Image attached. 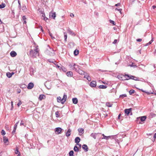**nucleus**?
I'll return each instance as SVG.
<instances>
[{
    "instance_id": "5701e85b",
    "label": "nucleus",
    "mask_w": 156,
    "mask_h": 156,
    "mask_svg": "<svg viewBox=\"0 0 156 156\" xmlns=\"http://www.w3.org/2000/svg\"><path fill=\"white\" fill-rule=\"evenodd\" d=\"M102 135L103 136V137L102 138V139H105L108 140L111 137L110 136H105V135L103 134H102Z\"/></svg>"
},
{
    "instance_id": "423d86ee",
    "label": "nucleus",
    "mask_w": 156,
    "mask_h": 156,
    "mask_svg": "<svg viewBox=\"0 0 156 156\" xmlns=\"http://www.w3.org/2000/svg\"><path fill=\"white\" fill-rule=\"evenodd\" d=\"M3 140L4 143L6 145L9 144V140L8 138L5 136L3 137Z\"/></svg>"
},
{
    "instance_id": "c03bdc74",
    "label": "nucleus",
    "mask_w": 156,
    "mask_h": 156,
    "mask_svg": "<svg viewBox=\"0 0 156 156\" xmlns=\"http://www.w3.org/2000/svg\"><path fill=\"white\" fill-rule=\"evenodd\" d=\"M1 134L2 135H5V131L3 130H2L1 132Z\"/></svg>"
},
{
    "instance_id": "7ed1b4c3",
    "label": "nucleus",
    "mask_w": 156,
    "mask_h": 156,
    "mask_svg": "<svg viewBox=\"0 0 156 156\" xmlns=\"http://www.w3.org/2000/svg\"><path fill=\"white\" fill-rule=\"evenodd\" d=\"M101 134L99 133H92L90 134V136L93 137L94 139H95L97 136H98L99 135Z\"/></svg>"
},
{
    "instance_id": "2eb2a0df",
    "label": "nucleus",
    "mask_w": 156,
    "mask_h": 156,
    "mask_svg": "<svg viewBox=\"0 0 156 156\" xmlns=\"http://www.w3.org/2000/svg\"><path fill=\"white\" fill-rule=\"evenodd\" d=\"M82 148L83 149L85 152H87L88 151V148L87 145L83 144L82 146Z\"/></svg>"
},
{
    "instance_id": "bf43d9fd",
    "label": "nucleus",
    "mask_w": 156,
    "mask_h": 156,
    "mask_svg": "<svg viewBox=\"0 0 156 156\" xmlns=\"http://www.w3.org/2000/svg\"><path fill=\"white\" fill-rule=\"evenodd\" d=\"M11 106H12V108H13V101H12L11 102Z\"/></svg>"
},
{
    "instance_id": "ea45409f",
    "label": "nucleus",
    "mask_w": 156,
    "mask_h": 156,
    "mask_svg": "<svg viewBox=\"0 0 156 156\" xmlns=\"http://www.w3.org/2000/svg\"><path fill=\"white\" fill-rule=\"evenodd\" d=\"M26 7L25 6H23L22 7V10L23 12H25L26 10Z\"/></svg>"
},
{
    "instance_id": "0eeeda50",
    "label": "nucleus",
    "mask_w": 156,
    "mask_h": 156,
    "mask_svg": "<svg viewBox=\"0 0 156 156\" xmlns=\"http://www.w3.org/2000/svg\"><path fill=\"white\" fill-rule=\"evenodd\" d=\"M73 69H74V70L76 71H77L78 69H80L81 67L77 65H76L75 63L74 64Z\"/></svg>"
},
{
    "instance_id": "72a5a7b5",
    "label": "nucleus",
    "mask_w": 156,
    "mask_h": 156,
    "mask_svg": "<svg viewBox=\"0 0 156 156\" xmlns=\"http://www.w3.org/2000/svg\"><path fill=\"white\" fill-rule=\"evenodd\" d=\"M156 138V133H155L154 135L153 138L152 139V140L153 142H154Z\"/></svg>"
},
{
    "instance_id": "603ef678",
    "label": "nucleus",
    "mask_w": 156,
    "mask_h": 156,
    "mask_svg": "<svg viewBox=\"0 0 156 156\" xmlns=\"http://www.w3.org/2000/svg\"><path fill=\"white\" fill-rule=\"evenodd\" d=\"M138 78L137 77L134 76V78H133V80H138Z\"/></svg>"
},
{
    "instance_id": "c85d7f7f",
    "label": "nucleus",
    "mask_w": 156,
    "mask_h": 156,
    "mask_svg": "<svg viewBox=\"0 0 156 156\" xmlns=\"http://www.w3.org/2000/svg\"><path fill=\"white\" fill-rule=\"evenodd\" d=\"M73 154L74 152L73 151H71L69 153V156H74Z\"/></svg>"
},
{
    "instance_id": "774afa93",
    "label": "nucleus",
    "mask_w": 156,
    "mask_h": 156,
    "mask_svg": "<svg viewBox=\"0 0 156 156\" xmlns=\"http://www.w3.org/2000/svg\"><path fill=\"white\" fill-rule=\"evenodd\" d=\"M137 52H139L140 54H141V50H140L139 51H137Z\"/></svg>"
},
{
    "instance_id": "a18cd8bd",
    "label": "nucleus",
    "mask_w": 156,
    "mask_h": 156,
    "mask_svg": "<svg viewBox=\"0 0 156 156\" xmlns=\"http://www.w3.org/2000/svg\"><path fill=\"white\" fill-rule=\"evenodd\" d=\"M115 10H117L118 11H119V12L121 14V11H122V9H118L117 8H116L115 9Z\"/></svg>"
},
{
    "instance_id": "bb28decb",
    "label": "nucleus",
    "mask_w": 156,
    "mask_h": 156,
    "mask_svg": "<svg viewBox=\"0 0 156 156\" xmlns=\"http://www.w3.org/2000/svg\"><path fill=\"white\" fill-rule=\"evenodd\" d=\"M79 51L77 49H76L74 51V54L75 55H77L79 54Z\"/></svg>"
},
{
    "instance_id": "8fccbe9b",
    "label": "nucleus",
    "mask_w": 156,
    "mask_h": 156,
    "mask_svg": "<svg viewBox=\"0 0 156 156\" xmlns=\"http://www.w3.org/2000/svg\"><path fill=\"white\" fill-rule=\"evenodd\" d=\"M69 66L70 68L72 67H73L74 66V64L73 65L72 64H70L69 65Z\"/></svg>"
},
{
    "instance_id": "2f4dec72",
    "label": "nucleus",
    "mask_w": 156,
    "mask_h": 156,
    "mask_svg": "<svg viewBox=\"0 0 156 156\" xmlns=\"http://www.w3.org/2000/svg\"><path fill=\"white\" fill-rule=\"evenodd\" d=\"M135 91L134 90H129V94H130V95H131L132 94H133L134 93H135Z\"/></svg>"
},
{
    "instance_id": "cd10ccee",
    "label": "nucleus",
    "mask_w": 156,
    "mask_h": 156,
    "mask_svg": "<svg viewBox=\"0 0 156 156\" xmlns=\"http://www.w3.org/2000/svg\"><path fill=\"white\" fill-rule=\"evenodd\" d=\"M73 150L75 152H78L79 151L78 147L76 146H75L74 147Z\"/></svg>"
},
{
    "instance_id": "052dcab7",
    "label": "nucleus",
    "mask_w": 156,
    "mask_h": 156,
    "mask_svg": "<svg viewBox=\"0 0 156 156\" xmlns=\"http://www.w3.org/2000/svg\"><path fill=\"white\" fill-rule=\"evenodd\" d=\"M77 145H78V146H79V147L80 148H81V144H79V143H78L77 144Z\"/></svg>"
},
{
    "instance_id": "6e6552de",
    "label": "nucleus",
    "mask_w": 156,
    "mask_h": 156,
    "mask_svg": "<svg viewBox=\"0 0 156 156\" xmlns=\"http://www.w3.org/2000/svg\"><path fill=\"white\" fill-rule=\"evenodd\" d=\"M19 123V122H17V123H16L15 125H14V128H13V129L12 132V134H13V135H14V134H15V133L16 132V128H17V125H18V124Z\"/></svg>"
},
{
    "instance_id": "4c0bfd02",
    "label": "nucleus",
    "mask_w": 156,
    "mask_h": 156,
    "mask_svg": "<svg viewBox=\"0 0 156 156\" xmlns=\"http://www.w3.org/2000/svg\"><path fill=\"white\" fill-rule=\"evenodd\" d=\"M22 104V102L20 100H19V102L17 104V105L18 107H19L20 105Z\"/></svg>"
},
{
    "instance_id": "09e8293b",
    "label": "nucleus",
    "mask_w": 156,
    "mask_h": 156,
    "mask_svg": "<svg viewBox=\"0 0 156 156\" xmlns=\"http://www.w3.org/2000/svg\"><path fill=\"white\" fill-rule=\"evenodd\" d=\"M117 40L115 39L114 40V41L113 42V44H116L117 43Z\"/></svg>"
},
{
    "instance_id": "c756f323",
    "label": "nucleus",
    "mask_w": 156,
    "mask_h": 156,
    "mask_svg": "<svg viewBox=\"0 0 156 156\" xmlns=\"http://www.w3.org/2000/svg\"><path fill=\"white\" fill-rule=\"evenodd\" d=\"M6 76L9 78H10L12 76V74L9 72H8L6 73Z\"/></svg>"
},
{
    "instance_id": "79ce46f5",
    "label": "nucleus",
    "mask_w": 156,
    "mask_h": 156,
    "mask_svg": "<svg viewBox=\"0 0 156 156\" xmlns=\"http://www.w3.org/2000/svg\"><path fill=\"white\" fill-rule=\"evenodd\" d=\"M49 34L50 36L51 37L52 39H54L55 38V37H54L52 36V34L50 32H49Z\"/></svg>"
},
{
    "instance_id": "0e129e2a",
    "label": "nucleus",
    "mask_w": 156,
    "mask_h": 156,
    "mask_svg": "<svg viewBox=\"0 0 156 156\" xmlns=\"http://www.w3.org/2000/svg\"><path fill=\"white\" fill-rule=\"evenodd\" d=\"M48 19V18H47V17H44V20H47Z\"/></svg>"
},
{
    "instance_id": "680f3d73",
    "label": "nucleus",
    "mask_w": 156,
    "mask_h": 156,
    "mask_svg": "<svg viewBox=\"0 0 156 156\" xmlns=\"http://www.w3.org/2000/svg\"><path fill=\"white\" fill-rule=\"evenodd\" d=\"M152 8L153 9H154L156 8V6L155 5H153L152 6Z\"/></svg>"
},
{
    "instance_id": "a211bd4d",
    "label": "nucleus",
    "mask_w": 156,
    "mask_h": 156,
    "mask_svg": "<svg viewBox=\"0 0 156 156\" xmlns=\"http://www.w3.org/2000/svg\"><path fill=\"white\" fill-rule=\"evenodd\" d=\"M72 101L73 104H76L77 103L78 100L77 98H73Z\"/></svg>"
},
{
    "instance_id": "58836bf2",
    "label": "nucleus",
    "mask_w": 156,
    "mask_h": 156,
    "mask_svg": "<svg viewBox=\"0 0 156 156\" xmlns=\"http://www.w3.org/2000/svg\"><path fill=\"white\" fill-rule=\"evenodd\" d=\"M65 40L66 41L67 38V34L66 33H64Z\"/></svg>"
},
{
    "instance_id": "9b49d317",
    "label": "nucleus",
    "mask_w": 156,
    "mask_h": 156,
    "mask_svg": "<svg viewBox=\"0 0 156 156\" xmlns=\"http://www.w3.org/2000/svg\"><path fill=\"white\" fill-rule=\"evenodd\" d=\"M34 86L33 83H30L28 84L27 88L29 89H31L34 87Z\"/></svg>"
},
{
    "instance_id": "338daca9",
    "label": "nucleus",
    "mask_w": 156,
    "mask_h": 156,
    "mask_svg": "<svg viewBox=\"0 0 156 156\" xmlns=\"http://www.w3.org/2000/svg\"><path fill=\"white\" fill-rule=\"evenodd\" d=\"M140 90V89H139ZM141 91H142L143 92H145V91L144 90H143L142 89H140Z\"/></svg>"
},
{
    "instance_id": "3c124183",
    "label": "nucleus",
    "mask_w": 156,
    "mask_h": 156,
    "mask_svg": "<svg viewBox=\"0 0 156 156\" xmlns=\"http://www.w3.org/2000/svg\"><path fill=\"white\" fill-rule=\"evenodd\" d=\"M26 18L25 16H23L22 17V20H26Z\"/></svg>"
},
{
    "instance_id": "aec40b11",
    "label": "nucleus",
    "mask_w": 156,
    "mask_h": 156,
    "mask_svg": "<svg viewBox=\"0 0 156 156\" xmlns=\"http://www.w3.org/2000/svg\"><path fill=\"white\" fill-rule=\"evenodd\" d=\"M71 130L70 129L68 130L67 131L66 133V136H69L70 135Z\"/></svg>"
},
{
    "instance_id": "412c9836",
    "label": "nucleus",
    "mask_w": 156,
    "mask_h": 156,
    "mask_svg": "<svg viewBox=\"0 0 156 156\" xmlns=\"http://www.w3.org/2000/svg\"><path fill=\"white\" fill-rule=\"evenodd\" d=\"M80 139L79 137H76L75 138V143L77 144L79 143L80 142Z\"/></svg>"
},
{
    "instance_id": "de8ad7c7",
    "label": "nucleus",
    "mask_w": 156,
    "mask_h": 156,
    "mask_svg": "<svg viewBox=\"0 0 156 156\" xmlns=\"http://www.w3.org/2000/svg\"><path fill=\"white\" fill-rule=\"evenodd\" d=\"M20 126L23 125L24 126H26L24 125V124L23 122V121H21V123H20Z\"/></svg>"
},
{
    "instance_id": "473e14b6",
    "label": "nucleus",
    "mask_w": 156,
    "mask_h": 156,
    "mask_svg": "<svg viewBox=\"0 0 156 156\" xmlns=\"http://www.w3.org/2000/svg\"><path fill=\"white\" fill-rule=\"evenodd\" d=\"M106 105L108 107H111L112 105V104H110L109 102L107 103Z\"/></svg>"
},
{
    "instance_id": "9d476101",
    "label": "nucleus",
    "mask_w": 156,
    "mask_h": 156,
    "mask_svg": "<svg viewBox=\"0 0 156 156\" xmlns=\"http://www.w3.org/2000/svg\"><path fill=\"white\" fill-rule=\"evenodd\" d=\"M132 108H131L129 109H126L124 110V112L126 114L128 115L129 113L131 112L132 111Z\"/></svg>"
},
{
    "instance_id": "c9c22d12",
    "label": "nucleus",
    "mask_w": 156,
    "mask_h": 156,
    "mask_svg": "<svg viewBox=\"0 0 156 156\" xmlns=\"http://www.w3.org/2000/svg\"><path fill=\"white\" fill-rule=\"evenodd\" d=\"M56 117H59V112L58 111H57L55 113Z\"/></svg>"
},
{
    "instance_id": "b1692460",
    "label": "nucleus",
    "mask_w": 156,
    "mask_h": 156,
    "mask_svg": "<svg viewBox=\"0 0 156 156\" xmlns=\"http://www.w3.org/2000/svg\"><path fill=\"white\" fill-rule=\"evenodd\" d=\"M78 73L81 75H83L84 74V72L82 70L80 69H78V71H77Z\"/></svg>"
},
{
    "instance_id": "f3484780",
    "label": "nucleus",
    "mask_w": 156,
    "mask_h": 156,
    "mask_svg": "<svg viewBox=\"0 0 156 156\" xmlns=\"http://www.w3.org/2000/svg\"><path fill=\"white\" fill-rule=\"evenodd\" d=\"M146 118H147V117L146 116H142L141 117H139V118H137V119H140V120L141 121L143 122L146 119Z\"/></svg>"
},
{
    "instance_id": "7c9ffc66",
    "label": "nucleus",
    "mask_w": 156,
    "mask_h": 156,
    "mask_svg": "<svg viewBox=\"0 0 156 156\" xmlns=\"http://www.w3.org/2000/svg\"><path fill=\"white\" fill-rule=\"evenodd\" d=\"M20 152H19V151L18 150V148L17 147H16V149L15 150V153L16 154H20Z\"/></svg>"
},
{
    "instance_id": "5fc2aeb1",
    "label": "nucleus",
    "mask_w": 156,
    "mask_h": 156,
    "mask_svg": "<svg viewBox=\"0 0 156 156\" xmlns=\"http://www.w3.org/2000/svg\"><path fill=\"white\" fill-rule=\"evenodd\" d=\"M120 3H117V4H116L115 5V6H119L120 5Z\"/></svg>"
},
{
    "instance_id": "1a4fd4ad",
    "label": "nucleus",
    "mask_w": 156,
    "mask_h": 156,
    "mask_svg": "<svg viewBox=\"0 0 156 156\" xmlns=\"http://www.w3.org/2000/svg\"><path fill=\"white\" fill-rule=\"evenodd\" d=\"M62 129L60 127H57L55 128V132H57V134L61 133Z\"/></svg>"
},
{
    "instance_id": "49530a36",
    "label": "nucleus",
    "mask_w": 156,
    "mask_h": 156,
    "mask_svg": "<svg viewBox=\"0 0 156 156\" xmlns=\"http://www.w3.org/2000/svg\"><path fill=\"white\" fill-rule=\"evenodd\" d=\"M18 2L19 3V7L20 8L21 7V5L20 3V2L19 0H18Z\"/></svg>"
},
{
    "instance_id": "f704fd0d",
    "label": "nucleus",
    "mask_w": 156,
    "mask_h": 156,
    "mask_svg": "<svg viewBox=\"0 0 156 156\" xmlns=\"http://www.w3.org/2000/svg\"><path fill=\"white\" fill-rule=\"evenodd\" d=\"M85 76L84 77L86 78L88 80L90 81L91 80V78L90 77V76Z\"/></svg>"
},
{
    "instance_id": "6e6d98bb",
    "label": "nucleus",
    "mask_w": 156,
    "mask_h": 156,
    "mask_svg": "<svg viewBox=\"0 0 156 156\" xmlns=\"http://www.w3.org/2000/svg\"><path fill=\"white\" fill-rule=\"evenodd\" d=\"M70 16L72 17H73L74 16V15L73 13H71L70 14Z\"/></svg>"
},
{
    "instance_id": "dca6fc26",
    "label": "nucleus",
    "mask_w": 156,
    "mask_h": 156,
    "mask_svg": "<svg viewBox=\"0 0 156 156\" xmlns=\"http://www.w3.org/2000/svg\"><path fill=\"white\" fill-rule=\"evenodd\" d=\"M45 98V96L43 94H41L39 95L38 99L40 101L42 100L43 99H44Z\"/></svg>"
},
{
    "instance_id": "e2e57ef3",
    "label": "nucleus",
    "mask_w": 156,
    "mask_h": 156,
    "mask_svg": "<svg viewBox=\"0 0 156 156\" xmlns=\"http://www.w3.org/2000/svg\"><path fill=\"white\" fill-rule=\"evenodd\" d=\"M42 16L43 17H45V15L44 13H42Z\"/></svg>"
},
{
    "instance_id": "393cba45",
    "label": "nucleus",
    "mask_w": 156,
    "mask_h": 156,
    "mask_svg": "<svg viewBox=\"0 0 156 156\" xmlns=\"http://www.w3.org/2000/svg\"><path fill=\"white\" fill-rule=\"evenodd\" d=\"M107 87L106 86L104 85H100L99 86V88L100 89H105Z\"/></svg>"
},
{
    "instance_id": "37998d69",
    "label": "nucleus",
    "mask_w": 156,
    "mask_h": 156,
    "mask_svg": "<svg viewBox=\"0 0 156 156\" xmlns=\"http://www.w3.org/2000/svg\"><path fill=\"white\" fill-rule=\"evenodd\" d=\"M126 97V94H123L122 95H121L120 96V97H122L123 98L124 97Z\"/></svg>"
},
{
    "instance_id": "13d9d810",
    "label": "nucleus",
    "mask_w": 156,
    "mask_h": 156,
    "mask_svg": "<svg viewBox=\"0 0 156 156\" xmlns=\"http://www.w3.org/2000/svg\"><path fill=\"white\" fill-rule=\"evenodd\" d=\"M23 22V24H26V20H22V21Z\"/></svg>"
},
{
    "instance_id": "f03ea898",
    "label": "nucleus",
    "mask_w": 156,
    "mask_h": 156,
    "mask_svg": "<svg viewBox=\"0 0 156 156\" xmlns=\"http://www.w3.org/2000/svg\"><path fill=\"white\" fill-rule=\"evenodd\" d=\"M67 97V95L65 94H64L62 98L60 97L57 98V101L58 102H61L62 104H63L66 101Z\"/></svg>"
},
{
    "instance_id": "f8f14e48",
    "label": "nucleus",
    "mask_w": 156,
    "mask_h": 156,
    "mask_svg": "<svg viewBox=\"0 0 156 156\" xmlns=\"http://www.w3.org/2000/svg\"><path fill=\"white\" fill-rule=\"evenodd\" d=\"M78 131L79 133V135H82L84 133V129L82 128H79L78 130Z\"/></svg>"
},
{
    "instance_id": "4be33fe9",
    "label": "nucleus",
    "mask_w": 156,
    "mask_h": 156,
    "mask_svg": "<svg viewBox=\"0 0 156 156\" xmlns=\"http://www.w3.org/2000/svg\"><path fill=\"white\" fill-rule=\"evenodd\" d=\"M66 75L68 76H72L73 75V73L71 71H69L66 73Z\"/></svg>"
},
{
    "instance_id": "4468645a",
    "label": "nucleus",
    "mask_w": 156,
    "mask_h": 156,
    "mask_svg": "<svg viewBox=\"0 0 156 156\" xmlns=\"http://www.w3.org/2000/svg\"><path fill=\"white\" fill-rule=\"evenodd\" d=\"M10 55L12 57H15L16 55L17 54L15 51H11Z\"/></svg>"
},
{
    "instance_id": "6ab92c4d",
    "label": "nucleus",
    "mask_w": 156,
    "mask_h": 156,
    "mask_svg": "<svg viewBox=\"0 0 156 156\" xmlns=\"http://www.w3.org/2000/svg\"><path fill=\"white\" fill-rule=\"evenodd\" d=\"M68 32L69 33V34L73 36H75V34H74V33L73 32V31L71 30L70 29H69L67 30Z\"/></svg>"
},
{
    "instance_id": "864d4df0",
    "label": "nucleus",
    "mask_w": 156,
    "mask_h": 156,
    "mask_svg": "<svg viewBox=\"0 0 156 156\" xmlns=\"http://www.w3.org/2000/svg\"><path fill=\"white\" fill-rule=\"evenodd\" d=\"M142 40L141 39H136V41L137 42H140L142 41Z\"/></svg>"
},
{
    "instance_id": "e433bc0d",
    "label": "nucleus",
    "mask_w": 156,
    "mask_h": 156,
    "mask_svg": "<svg viewBox=\"0 0 156 156\" xmlns=\"http://www.w3.org/2000/svg\"><path fill=\"white\" fill-rule=\"evenodd\" d=\"M153 41V40L152 39L150 41H149L148 43H147L146 44V46H147L149 45H150L151 44Z\"/></svg>"
},
{
    "instance_id": "4d7b16f0",
    "label": "nucleus",
    "mask_w": 156,
    "mask_h": 156,
    "mask_svg": "<svg viewBox=\"0 0 156 156\" xmlns=\"http://www.w3.org/2000/svg\"><path fill=\"white\" fill-rule=\"evenodd\" d=\"M99 70L101 71V72H105L107 71L106 70H102L101 69H99Z\"/></svg>"
},
{
    "instance_id": "a19ab883",
    "label": "nucleus",
    "mask_w": 156,
    "mask_h": 156,
    "mask_svg": "<svg viewBox=\"0 0 156 156\" xmlns=\"http://www.w3.org/2000/svg\"><path fill=\"white\" fill-rule=\"evenodd\" d=\"M109 21L111 23H112L113 25H115V23L112 20H110Z\"/></svg>"
},
{
    "instance_id": "20e7f679",
    "label": "nucleus",
    "mask_w": 156,
    "mask_h": 156,
    "mask_svg": "<svg viewBox=\"0 0 156 156\" xmlns=\"http://www.w3.org/2000/svg\"><path fill=\"white\" fill-rule=\"evenodd\" d=\"M56 17V13L55 12H51L49 13V17H52L54 19Z\"/></svg>"
},
{
    "instance_id": "ddd939ff",
    "label": "nucleus",
    "mask_w": 156,
    "mask_h": 156,
    "mask_svg": "<svg viewBox=\"0 0 156 156\" xmlns=\"http://www.w3.org/2000/svg\"><path fill=\"white\" fill-rule=\"evenodd\" d=\"M90 86L91 87H94L96 86V82L95 81H93L91 82L90 83Z\"/></svg>"
},
{
    "instance_id": "69168bd1",
    "label": "nucleus",
    "mask_w": 156,
    "mask_h": 156,
    "mask_svg": "<svg viewBox=\"0 0 156 156\" xmlns=\"http://www.w3.org/2000/svg\"><path fill=\"white\" fill-rule=\"evenodd\" d=\"M121 115V114H120L119 115V116H118V119H120V117Z\"/></svg>"
},
{
    "instance_id": "39448f33",
    "label": "nucleus",
    "mask_w": 156,
    "mask_h": 156,
    "mask_svg": "<svg viewBox=\"0 0 156 156\" xmlns=\"http://www.w3.org/2000/svg\"><path fill=\"white\" fill-rule=\"evenodd\" d=\"M124 76L126 78V80H128L130 79H133L134 77V76H133L129 75L127 74H125Z\"/></svg>"
},
{
    "instance_id": "f257e3e1",
    "label": "nucleus",
    "mask_w": 156,
    "mask_h": 156,
    "mask_svg": "<svg viewBox=\"0 0 156 156\" xmlns=\"http://www.w3.org/2000/svg\"><path fill=\"white\" fill-rule=\"evenodd\" d=\"M38 48L36 47H35V48L33 50L31 49L30 51L29 55L33 58H35L37 54L38 53Z\"/></svg>"
},
{
    "instance_id": "a878e982",
    "label": "nucleus",
    "mask_w": 156,
    "mask_h": 156,
    "mask_svg": "<svg viewBox=\"0 0 156 156\" xmlns=\"http://www.w3.org/2000/svg\"><path fill=\"white\" fill-rule=\"evenodd\" d=\"M5 6V3H2L0 5V9H2L4 8Z\"/></svg>"
}]
</instances>
